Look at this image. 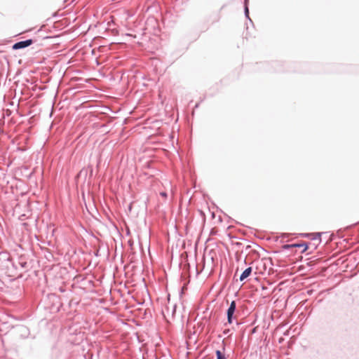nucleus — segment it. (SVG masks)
Returning a JSON list of instances; mask_svg holds the SVG:
<instances>
[{"instance_id":"1","label":"nucleus","mask_w":359,"mask_h":359,"mask_svg":"<svg viewBox=\"0 0 359 359\" xmlns=\"http://www.w3.org/2000/svg\"><path fill=\"white\" fill-rule=\"evenodd\" d=\"M236 304L235 301H232L226 311L227 323L232 324L234 320L237 319L236 313Z\"/></svg>"},{"instance_id":"6","label":"nucleus","mask_w":359,"mask_h":359,"mask_svg":"<svg viewBox=\"0 0 359 359\" xmlns=\"http://www.w3.org/2000/svg\"><path fill=\"white\" fill-rule=\"evenodd\" d=\"M160 194H161V196H162L164 198L167 197V194L165 192H161Z\"/></svg>"},{"instance_id":"5","label":"nucleus","mask_w":359,"mask_h":359,"mask_svg":"<svg viewBox=\"0 0 359 359\" xmlns=\"http://www.w3.org/2000/svg\"><path fill=\"white\" fill-rule=\"evenodd\" d=\"M216 355L217 359H226L225 355L219 350L216 351Z\"/></svg>"},{"instance_id":"3","label":"nucleus","mask_w":359,"mask_h":359,"mask_svg":"<svg viewBox=\"0 0 359 359\" xmlns=\"http://www.w3.org/2000/svg\"><path fill=\"white\" fill-rule=\"evenodd\" d=\"M252 273V268L251 267H248L243 272V273L240 276V280L241 281H243V280H245V278H247Z\"/></svg>"},{"instance_id":"4","label":"nucleus","mask_w":359,"mask_h":359,"mask_svg":"<svg viewBox=\"0 0 359 359\" xmlns=\"http://www.w3.org/2000/svg\"><path fill=\"white\" fill-rule=\"evenodd\" d=\"M290 247H299V248L304 247L303 251H306L308 248L306 244H294V245H285V248H289Z\"/></svg>"},{"instance_id":"2","label":"nucleus","mask_w":359,"mask_h":359,"mask_svg":"<svg viewBox=\"0 0 359 359\" xmlns=\"http://www.w3.org/2000/svg\"><path fill=\"white\" fill-rule=\"evenodd\" d=\"M33 43V41L32 39H28L26 41H19L13 44L12 48L13 50H18L20 48H26Z\"/></svg>"}]
</instances>
